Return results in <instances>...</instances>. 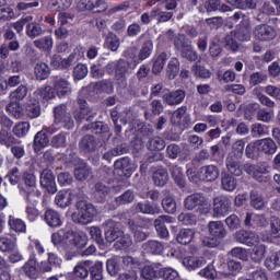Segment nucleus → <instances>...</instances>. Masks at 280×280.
Returning a JSON list of instances; mask_svg holds the SVG:
<instances>
[{"label":"nucleus","mask_w":280,"mask_h":280,"mask_svg":"<svg viewBox=\"0 0 280 280\" xmlns=\"http://www.w3.org/2000/svg\"><path fill=\"white\" fill-rule=\"evenodd\" d=\"M147 148L151 152H161V150H165V140L161 137L151 138L147 143Z\"/></svg>","instance_id":"4d7b16f0"},{"label":"nucleus","mask_w":280,"mask_h":280,"mask_svg":"<svg viewBox=\"0 0 280 280\" xmlns=\"http://www.w3.org/2000/svg\"><path fill=\"white\" fill-rule=\"evenodd\" d=\"M236 242L238 244H244L245 246H256V244H259V235L252 231H246V230H240L235 234Z\"/></svg>","instance_id":"aec40b11"},{"label":"nucleus","mask_w":280,"mask_h":280,"mask_svg":"<svg viewBox=\"0 0 280 280\" xmlns=\"http://www.w3.org/2000/svg\"><path fill=\"white\" fill-rule=\"evenodd\" d=\"M55 124L63 126L66 130H71L75 122L71 113L67 112V104L62 103L54 107Z\"/></svg>","instance_id":"6e6552de"},{"label":"nucleus","mask_w":280,"mask_h":280,"mask_svg":"<svg viewBox=\"0 0 280 280\" xmlns=\"http://www.w3.org/2000/svg\"><path fill=\"white\" fill-rule=\"evenodd\" d=\"M103 270H104V265L102 264V261H96L92 267L89 268L91 279L92 280L104 279Z\"/></svg>","instance_id":"69168bd1"},{"label":"nucleus","mask_w":280,"mask_h":280,"mask_svg":"<svg viewBox=\"0 0 280 280\" xmlns=\"http://www.w3.org/2000/svg\"><path fill=\"white\" fill-rule=\"evenodd\" d=\"M110 186L104 184V182H97L93 187L92 198L94 202L104 205L110 198Z\"/></svg>","instance_id":"f3484780"},{"label":"nucleus","mask_w":280,"mask_h":280,"mask_svg":"<svg viewBox=\"0 0 280 280\" xmlns=\"http://www.w3.org/2000/svg\"><path fill=\"white\" fill-rule=\"evenodd\" d=\"M97 215V209L93 203L86 200H80L77 202V212L72 213V221L75 224H91L93 222V218Z\"/></svg>","instance_id":"7ed1b4c3"},{"label":"nucleus","mask_w":280,"mask_h":280,"mask_svg":"<svg viewBox=\"0 0 280 280\" xmlns=\"http://www.w3.org/2000/svg\"><path fill=\"white\" fill-rule=\"evenodd\" d=\"M77 104L79 107L72 113L77 124H82L83 121H92L95 119L97 113L93 112V108L89 106L86 100L78 98Z\"/></svg>","instance_id":"0eeeda50"},{"label":"nucleus","mask_w":280,"mask_h":280,"mask_svg":"<svg viewBox=\"0 0 280 280\" xmlns=\"http://www.w3.org/2000/svg\"><path fill=\"white\" fill-rule=\"evenodd\" d=\"M73 202V194L69 189L59 190L55 197V205L60 209H67Z\"/></svg>","instance_id":"c85d7f7f"},{"label":"nucleus","mask_w":280,"mask_h":280,"mask_svg":"<svg viewBox=\"0 0 280 280\" xmlns=\"http://www.w3.org/2000/svg\"><path fill=\"white\" fill-rule=\"evenodd\" d=\"M93 174V168L84 161L79 162L74 167V178L77 180H86Z\"/></svg>","instance_id":"473e14b6"},{"label":"nucleus","mask_w":280,"mask_h":280,"mask_svg":"<svg viewBox=\"0 0 280 280\" xmlns=\"http://www.w3.org/2000/svg\"><path fill=\"white\" fill-rule=\"evenodd\" d=\"M233 202L226 195H219L213 198V217L214 218H226L231 213Z\"/></svg>","instance_id":"1a4fd4ad"},{"label":"nucleus","mask_w":280,"mask_h":280,"mask_svg":"<svg viewBox=\"0 0 280 280\" xmlns=\"http://www.w3.org/2000/svg\"><path fill=\"white\" fill-rule=\"evenodd\" d=\"M89 277V264L81 262L73 269V273L67 277V280L86 279Z\"/></svg>","instance_id":"a19ab883"},{"label":"nucleus","mask_w":280,"mask_h":280,"mask_svg":"<svg viewBox=\"0 0 280 280\" xmlns=\"http://www.w3.org/2000/svg\"><path fill=\"white\" fill-rule=\"evenodd\" d=\"M36 80H39L40 82L43 80H47L49 75L51 74V70L49 69V66L45 62H38L35 65L34 68Z\"/></svg>","instance_id":"49530a36"},{"label":"nucleus","mask_w":280,"mask_h":280,"mask_svg":"<svg viewBox=\"0 0 280 280\" xmlns=\"http://www.w3.org/2000/svg\"><path fill=\"white\" fill-rule=\"evenodd\" d=\"M221 187L224 191H235L237 188V179L229 173H222Z\"/></svg>","instance_id":"37998d69"},{"label":"nucleus","mask_w":280,"mask_h":280,"mask_svg":"<svg viewBox=\"0 0 280 280\" xmlns=\"http://www.w3.org/2000/svg\"><path fill=\"white\" fill-rule=\"evenodd\" d=\"M165 62H167V52L163 51L153 59V66H152L153 75H159V73L163 71V67H165Z\"/></svg>","instance_id":"09e8293b"},{"label":"nucleus","mask_w":280,"mask_h":280,"mask_svg":"<svg viewBox=\"0 0 280 280\" xmlns=\"http://www.w3.org/2000/svg\"><path fill=\"white\" fill-rule=\"evenodd\" d=\"M267 247L264 244L257 243L254 245V248L250 253V259L255 261V264H259L266 257Z\"/></svg>","instance_id":"8fccbe9b"},{"label":"nucleus","mask_w":280,"mask_h":280,"mask_svg":"<svg viewBox=\"0 0 280 280\" xmlns=\"http://www.w3.org/2000/svg\"><path fill=\"white\" fill-rule=\"evenodd\" d=\"M136 213H143L144 215H159L161 207L150 201H140L133 206Z\"/></svg>","instance_id":"412c9836"},{"label":"nucleus","mask_w":280,"mask_h":280,"mask_svg":"<svg viewBox=\"0 0 280 280\" xmlns=\"http://www.w3.org/2000/svg\"><path fill=\"white\" fill-rule=\"evenodd\" d=\"M244 224L245 226H247V229H259L268 226V220L264 214H255L247 212L244 220Z\"/></svg>","instance_id":"4be33fe9"},{"label":"nucleus","mask_w":280,"mask_h":280,"mask_svg":"<svg viewBox=\"0 0 280 280\" xmlns=\"http://www.w3.org/2000/svg\"><path fill=\"white\" fill-rule=\"evenodd\" d=\"M246 148V142L244 140H236L232 145V151L228 156L233 159H242L244 156V149Z\"/></svg>","instance_id":"6e6d98bb"},{"label":"nucleus","mask_w":280,"mask_h":280,"mask_svg":"<svg viewBox=\"0 0 280 280\" xmlns=\"http://www.w3.org/2000/svg\"><path fill=\"white\" fill-rule=\"evenodd\" d=\"M79 148L85 154H91V152H95L97 149V141L95 140L94 136L86 135L81 139Z\"/></svg>","instance_id":"c9c22d12"},{"label":"nucleus","mask_w":280,"mask_h":280,"mask_svg":"<svg viewBox=\"0 0 280 280\" xmlns=\"http://www.w3.org/2000/svg\"><path fill=\"white\" fill-rule=\"evenodd\" d=\"M178 73H180V62L176 58L171 59L166 68L168 80H176Z\"/></svg>","instance_id":"5fc2aeb1"},{"label":"nucleus","mask_w":280,"mask_h":280,"mask_svg":"<svg viewBox=\"0 0 280 280\" xmlns=\"http://www.w3.org/2000/svg\"><path fill=\"white\" fill-rule=\"evenodd\" d=\"M108 69L114 71L116 80H121V78H126V73L128 72V63H126V60L120 59L118 61L108 63Z\"/></svg>","instance_id":"4c0bfd02"},{"label":"nucleus","mask_w":280,"mask_h":280,"mask_svg":"<svg viewBox=\"0 0 280 280\" xmlns=\"http://www.w3.org/2000/svg\"><path fill=\"white\" fill-rule=\"evenodd\" d=\"M184 209L194 211L199 215H208L211 213V203H209V198L205 192H194L184 199Z\"/></svg>","instance_id":"f03ea898"},{"label":"nucleus","mask_w":280,"mask_h":280,"mask_svg":"<svg viewBox=\"0 0 280 280\" xmlns=\"http://www.w3.org/2000/svg\"><path fill=\"white\" fill-rule=\"evenodd\" d=\"M59 97H67L71 93V83L67 79H56L54 82V89Z\"/></svg>","instance_id":"2f4dec72"},{"label":"nucleus","mask_w":280,"mask_h":280,"mask_svg":"<svg viewBox=\"0 0 280 280\" xmlns=\"http://www.w3.org/2000/svg\"><path fill=\"white\" fill-rule=\"evenodd\" d=\"M130 246H132V236L129 234H122L114 244L116 250H128Z\"/></svg>","instance_id":"052dcab7"},{"label":"nucleus","mask_w":280,"mask_h":280,"mask_svg":"<svg viewBox=\"0 0 280 280\" xmlns=\"http://www.w3.org/2000/svg\"><path fill=\"white\" fill-rule=\"evenodd\" d=\"M265 266L269 270H275V268H280V252H276L266 258Z\"/></svg>","instance_id":"774afa93"},{"label":"nucleus","mask_w":280,"mask_h":280,"mask_svg":"<svg viewBox=\"0 0 280 280\" xmlns=\"http://www.w3.org/2000/svg\"><path fill=\"white\" fill-rule=\"evenodd\" d=\"M25 115L30 119H36L40 117V103L36 98H31L25 105Z\"/></svg>","instance_id":"ea45409f"},{"label":"nucleus","mask_w":280,"mask_h":280,"mask_svg":"<svg viewBox=\"0 0 280 280\" xmlns=\"http://www.w3.org/2000/svg\"><path fill=\"white\" fill-rule=\"evenodd\" d=\"M225 165L231 176H242V170H244V166H242V162H240L238 159L228 156Z\"/></svg>","instance_id":"58836bf2"},{"label":"nucleus","mask_w":280,"mask_h":280,"mask_svg":"<svg viewBox=\"0 0 280 280\" xmlns=\"http://www.w3.org/2000/svg\"><path fill=\"white\" fill-rule=\"evenodd\" d=\"M173 126H177L179 130H187L191 126V115L187 113V106L177 108L171 118Z\"/></svg>","instance_id":"ddd939ff"},{"label":"nucleus","mask_w":280,"mask_h":280,"mask_svg":"<svg viewBox=\"0 0 280 280\" xmlns=\"http://www.w3.org/2000/svg\"><path fill=\"white\" fill-rule=\"evenodd\" d=\"M243 170L246 174L253 176L254 180L257 183H270V180H272V176H270V166L266 162L257 165L245 163Z\"/></svg>","instance_id":"20e7f679"},{"label":"nucleus","mask_w":280,"mask_h":280,"mask_svg":"<svg viewBox=\"0 0 280 280\" xmlns=\"http://www.w3.org/2000/svg\"><path fill=\"white\" fill-rule=\"evenodd\" d=\"M185 96V90H175L164 93L162 100L167 106H178V104H183Z\"/></svg>","instance_id":"b1692460"},{"label":"nucleus","mask_w":280,"mask_h":280,"mask_svg":"<svg viewBox=\"0 0 280 280\" xmlns=\"http://www.w3.org/2000/svg\"><path fill=\"white\" fill-rule=\"evenodd\" d=\"M253 35L260 43H270L277 38V28L268 24H258L254 27Z\"/></svg>","instance_id":"f8f14e48"},{"label":"nucleus","mask_w":280,"mask_h":280,"mask_svg":"<svg viewBox=\"0 0 280 280\" xmlns=\"http://www.w3.org/2000/svg\"><path fill=\"white\" fill-rule=\"evenodd\" d=\"M43 34V26L40 23L31 22L26 24V35L28 38H36Z\"/></svg>","instance_id":"e2e57ef3"},{"label":"nucleus","mask_w":280,"mask_h":280,"mask_svg":"<svg viewBox=\"0 0 280 280\" xmlns=\"http://www.w3.org/2000/svg\"><path fill=\"white\" fill-rule=\"evenodd\" d=\"M186 174L188 180L195 185H198L200 180H202V183H213V180H218L220 177V168L210 164L201 166L198 171H196V168H188Z\"/></svg>","instance_id":"f257e3e1"},{"label":"nucleus","mask_w":280,"mask_h":280,"mask_svg":"<svg viewBox=\"0 0 280 280\" xmlns=\"http://www.w3.org/2000/svg\"><path fill=\"white\" fill-rule=\"evenodd\" d=\"M34 46L40 51H51L54 48V38L51 36H45L34 42Z\"/></svg>","instance_id":"864d4df0"},{"label":"nucleus","mask_w":280,"mask_h":280,"mask_svg":"<svg viewBox=\"0 0 280 280\" xmlns=\"http://www.w3.org/2000/svg\"><path fill=\"white\" fill-rule=\"evenodd\" d=\"M162 207L165 211V213H171L174 215L176 213L177 205H176V199L173 197L166 196L162 199Z\"/></svg>","instance_id":"338daca9"},{"label":"nucleus","mask_w":280,"mask_h":280,"mask_svg":"<svg viewBox=\"0 0 280 280\" xmlns=\"http://www.w3.org/2000/svg\"><path fill=\"white\" fill-rule=\"evenodd\" d=\"M43 220L50 229H58L62 226V218L60 217V212L54 209H47L44 213Z\"/></svg>","instance_id":"bb28decb"},{"label":"nucleus","mask_w":280,"mask_h":280,"mask_svg":"<svg viewBox=\"0 0 280 280\" xmlns=\"http://www.w3.org/2000/svg\"><path fill=\"white\" fill-rule=\"evenodd\" d=\"M194 237H196V232L191 229H180L176 234L177 244H182V246H188L194 242Z\"/></svg>","instance_id":"e433bc0d"},{"label":"nucleus","mask_w":280,"mask_h":280,"mask_svg":"<svg viewBox=\"0 0 280 280\" xmlns=\"http://www.w3.org/2000/svg\"><path fill=\"white\" fill-rule=\"evenodd\" d=\"M19 140L12 135V131L8 129H0V145H4L5 148H12V145H16Z\"/></svg>","instance_id":"79ce46f5"},{"label":"nucleus","mask_w":280,"mask_h":280,"mask_svg":"<svg viewBox=\"0 0 280 280\" xmlns=\"http://www.w3.org/2000/svg\"><path fill=\"white\" fill-rule=\"evenodd\" d=\"M223 268H228V271H219V275L221 277L228 278V277H236V275H240L242 272V262L237 260L230 259L226 264L222 265Z\"/></svg>","instance_id":"c756f323"},{"label":"nucleus","mask_w":280,"mask_h":280,"mask_svg":"<svg viewBox=\"0 0 280 280\" xmlns=\"http://www.w3.org/2000/svg\"><path fill=\"white\" fill-rule=\"evenodd\" d=\"M207 264V259L205 257L198 256H186L183 259V266H185L186 270H197V268H202Z\"/></svg>","instance_id":"72a5a7b5"},{"label":"nucleus","mask_w":280,"mask_h":280,"mask_svg":"<svg viewBox=\"0 0 280 280\" xmlns=\"http://www.w3.org/2000/svg\"><path fill=\"white\" fill-rule=\"evenodd\" d=\"M261 147L259 144V140L255 142H249L245 148V156L247 159H252L253 161H257L259 156H261Z\"/></svg>","instance_id":"c03bdc74"},{"label":"nucleus","mask_w":280,"mask_h":280,"mask_svg":"<svg viewBox=\"0 0 280 280\" xmlns=\"http://www.w3.org/2000/svg\"><path fill=\"white\" fill-rule=\"evenodd\" d=\"M220 147L214 144L210 148V152L207 149H202L198 154L195 156V163H205V161H220Z\"/></svg>","instance_id":"6ab92c4d"},{"label":"nucleus","mask_w":280,"mask_h":280,"mask_svg":"<svg viewBox=\"0 0 280 280\" xmlns=\"http://www.w3.org/2000/svg\"><path fill=\"white\" fill-rule=\"evenodd\" d=\"M161 262H155L144 266L140 270V277L144 280H156L161 279Z\"/></svg>","instance_id":"393cba45"},{"label":"nucleus","mask_w":280,"mask_h":280,"mask_svg":"<svg viewBox=\"0 0 280 280\" xmlns=\"http://www.w3.org/2000/svg\"><path fill=\"white\" fill-rule=\"evenodd\" d=\"M21 194L26 205L32 207H38L43 198V192L38 188L22 189Z\"/></svg>","instance_id":"a878e982"},{"label":"nucleus","mask_w":280,"mask_h":280,"mask_svg":"<svg viewBox=\"0 0 280 280\" xmlns=\"http://www.w3.org/2000/svg\"><path fill=\"white\" fill-rule=\"evenodd\" d=\"M66 242H69L71 246H74L77 250H82L89 244V236L84 232H75L72 230L66 231L63 233Z\"/></svg>","instance_id":"4468645a"},{"label":"nucleus","mask_w":280,"mask_h":280,"mask_svg":"<svg viewBox=\"0 0 280 280\" xmlns=\"http://www.w3.org/2000/svg\"><path fill=\"white\" fill-rule=\"evenodd\" d=\"M83 130H91L94 135H106L108 125L104 121H94L83 126Z\"/></svg>","instance_id":"a18cd8bd"},{"label":"nucleus","mask_w":280,"mask_h":280,"mask_svg":"<svg viewBox=\"0 0 280 280\" xmlns=\"http://www.w3.org/2000/svg\"><path fill=\"white\" fill-rule=\"evenodd\" d=\"M49 145V136L47 132L40 130L38 131L33 139V150L35 154H40L45 148Z\"/></svg>","instance_id":"cd10ccee"},{"label":"nucleus","mask_w":280,"mask_h":280,"mask_svg":"<svg viewBox=\"0 0 280 280\" xmlns=\"http://www.w3.org/2000/svg\"><path fill=\"white\" fill-rule=\"evenodd\" d=\"M114 174L120 178H130L135 172L132 168V160L129 156H124L115 161Z\"/></svg>","instance_id":"2eb2a0df"},{"label":"nucleus","mask_w":280,"mask_h":280,"mask_svg":"<svg viewBox=\"0 0 280 280\" xmlns=\"http://www.w3.org/2000/svg\"><path fill=\"white\" fill-rule=\"evenodd\" d=\"M124 235V231L117 226V223L113 220H108L106 222V229H105V240L109 244H113V242H117L119 237Z\"/></svg>","instance_id":"5701e85b"},{"label":"nucleus","mask_w":280,"mask_h":280,"mask_svg":"<svg viewBox=\"0 0 280 280\" xmlns=\"http://www.w3.org/2000/svg\"><path fill=\"white\" fill-rule=\"evenodd\" d=\"M170 215H160L154 220L155 231L162 240H167V237H170V231L167 230V226H165V222H170Z\"/></svg>","instance_id":"7c9ffc66"},{"label":"nucleus","mask_w":280,"mask_h":280,"mask_svg":"<svg viewBox=\"0 0 280 280\" xmlns=\"http://www.w3.org/2000/svg\"><path fill=\"white\" fill-rule=\"evenodd\" d=\"M22 183L24 184L23 189H37L38 187H36V175H34V173L32 172H24L22 174Z\"/></svg>","instance_id":"0e129e2a"},{"label":"nucleus","mask_w":280,"mask_h":280,"mask_svg":"<svg viewBox=\"0 0 280 280\" xmlns=\"http://www.w3.org/2000/svg\"><path fill=\"white\" fill-rule=\"evenodd\" d=\"M127 226L132 233L133 240L137 244H141V242H145L148 240L150 233L143 231V229H148V219L142 217L129 219Z\"/></svg>","instance_id":"39448f33"},{"label":"nucleus","mask_w":280,"mask_h":280,"mask_svg":"<svg viewBox=\"0 0 280 280\" xmlns=\"http://www.w3.org/2000/svg\"><path fill=\"white\" fill-rule=\"evenodd\" d=\"M21 270L24 272L25 277L32 280H36L40 277V269L38 268L36 254H30L27 261L21 267Z\"/></svg>","instance_id":"dca6fc26"},{"label":"nucleus","mask_w":280,"mask_h":280,"mask_svg":"<svg viewBox=\"0 0 280 280\" xmlns=\"http://www.w3.org/2000/svg\"><path fill=\"white\" fill-rule=\"evenodd\" d=\"M208 231L212 237L210 242H208V246H210V248H215V246L220 244V240H224V237H226V229H224L222 221H210L208 224Z\"/></svg>","instance_id":"9b49d317"},{"label":"nucleus","mask_w":280,"mask_h":280,"mask_svg":"<svg viewBox=\"0 0 280 280\" xmlns=\"http://www.w3.org/2000/svg\"><path fill=\"white\" fill-rule=\"evenodd\" d=\"M234 38L241 40L242 43H248V40H250V27L237 26L234 31Z\"/></svg>","instance_id":"680f3d73"},{"label":"nucleus","mask_w":280,"mask_h":280,"mask_svg":"<svg viewBox=\"0 0 280 280\" xmlns=\"http://www.w3.org/2000/svg\"><path fill=\"white\" fill-rule=\"evenodd\" d=\"M16 249V238L3 236L0 237V252L12 253Z\"/></svg>","instance_id":"603ef678"},{"label":"nucleus","mask_w":280,"mask_h":280,"mask_svg":"<svg viewBox=\"0 0 280 280\" xmlns=\"http://www.w3.org/2000/svg\"><path fill=\"white\" fill-rule=\"evenodd\" d=\"M258 143L261 154H275V152H277V143L272 141V138L258 140Z\"/></svg>","instance_id":"3c124183"},{"label":"nucleus","mask_w":280,"mask_h":280,"mask_svg":"<svg viewBox=\"0 0 280 280\" xmlns=\"http://www.w3.org/2000/svg\"><path fill=\"white\" fill-rule=\"evenodd\" d=\"M54 97H56V92H54V88H51V85L38 88L33 93V98H35L39 104H43V106H48L50 100H54Z\"/></svg>","instance_id":"a211bd4d"},{"label":"nucleus","mask_w":280,"mask_h":280,"mask_svg":"<svg viewBox=\"0 0 280 280\" xmlns=\"http://www.w3.org/2000/svg\"><path fill=\"white\" fill-rule=\"evenodd\" d=\"M85 8L92 10L94 14H102V12H106L108 5L104 0H89Z\"/></svg>","instance_id":"de8ad7c7"},{"label":"nucleus","mask_w":280,"mask_h":280,"mask_svg":"<svg viewBox=\"0 0 280 280\" xmlns=\"http://www.w3.org/2000/svg\"><path fill=\"white\" fill-rule=\"evenodd\" d=\"M153 185L156 187H165L167 185V180H170V174L167 170L163 167L155 168L152 173Z\"/></svg>","instance_id":"f704fd0d"},{"label":"nucleus","mask_w":280,"mask_h":280,"mask_svg":"<svg viewBox=\"0 0 280 280\" xmlns=\"http://www.w3.org/2000/svg\"><path fill=\"white\" fill-rule=\"evenodd\" d=\"M164 249L163 243L159 241H149L144 244V250L151 253V255H161Z\"/></svg>","instance_id":"bf43d9fd"},{"label":"nucleus","mask_w":280,"mask_h":280,"mask_svg":"<svg viewBox=\"0 0 280 280\" xmlns=\"http://www.w3.org/2000/svg\"><path fill=\"white\" fill-rule=\"evenodd\" d=\"M141 261L132 256L122 257V270L124 272L119 275V280H137L139 267Z\"/></svg>","instance_id":"423d86ee"},{"label":"nucleus","mask_w":280,"mask_h":280,"mask_svg":"<svg viewBox=\"0 0 280 280\" xmlns=\"http://www.w3.org/2000/svg\"><path fill=\"white\" fill-rule=\"evenodd\" d=\"M39 187L44 191L54 196L58 194V185L56 184V175L54 171L49 168H44L39 175Z\"/></svg>","instance_id":"9d476101"},{"label":"nucleus","mask_w":280,"mask_h":280,"mask_svg":"<svg viewBox=\"0 0 280 280\" xmlns=\"http://www.w3.org/2000/svg\"><path fill=\"white\" fill-rule=\"evenodd\" d=\"M8 224L10 226V230L14 231L15 233H25V231H27V225L25 224V221L21 219H14L12 217H9Z\"/></svg>","instance_id":"13d9d810"}]
</instances>
